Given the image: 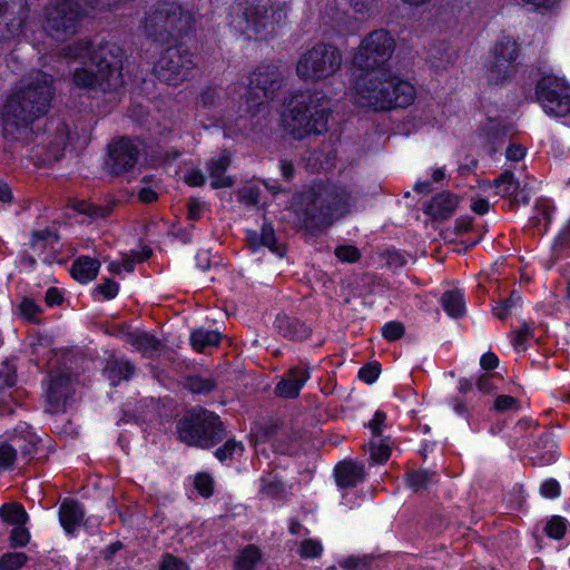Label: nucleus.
<instances>
[{
  "label": "nucleus",
  "mask_w": 570,
  "mask_h": 570,
  "mask_svg": "<svg viewBox=\"0 0 570 570\" xmlns=\"http://www.w3.org/2000/svg\"><path fill=\"white\" fill-rule=\"evenodd\" d=\"M395 49L396 40L386 29L373 30L361 40L353 57V65L364 71L353 85L355 104L386 110L404 108L414 101V86L386 68Z\"/></svg>",
  "instance_id": "1"
},
{
  "label": "nucleus",
  "mask_w": 570,
  "mask_h": 570,
  "mask_svg": "<svg viewBox=\"0 0 570 570\" xmlns=\"http://www.w3.org/2000/svg\"><path fill=\"white\" fill-rule=\"evenodd\" d=\"M62 56L73 65L71 79L77 88L112 92L124 85V51L116 43L94 47L80 39L63 48Z\"/></svg>",
  "instance_id": "2"
},
{
  "label": "nucleus",
  "mask_w": 570,
  "mask_h": 570,
  "mask_svg": "<svg viewBox=\"0 0 570 570\" xmlns=\"http://www.w3.org/2000/svg\"><path fill=\"white\" fill-rule=\"evenodd\" d=\"M53 96L52 78L37 72L23 80L6 99L0 112L3 135L28 144L32 140V124L43 116Z\"/></svg>",
  "instance_id": "3"
},
{
  "label": "nucleus",
  "mask_w": 570,
  "mask_h": 570,
  "mask_svg": "<svg viewBox=\"0 0 570 570\" xmlns=\"http://www.w3.org/2000/svg\"><path fill=\"white\" fill-rule=\"evenodd\" d=\"M119 0H50L43 9L42 29L57 42H65L81 28L89 9H107Z\"/></svg>",
  "instance_id": "4"
},
{
  "label": "nucleus",
  "mask_w": 570,
  "mask_h": 570,
  "mask_svg": "<svg viewBox=\"0 0 570 570\" xmlns=\"http://www.w3.org/2000/svg\"><path fill=\"white\" fill-rule=\"evenodd\" d=\"M282 81L283 77L277 67L262 66L252 73L247 86L243 83L229 86L228 95L233 100L239 98L240 115L254 116L275 97Z\"/></svg>",
  "instance_id": "5"
},
{
  "label": "nucleus",
  "mask_w": 570,
  "mask_h": 570,
  "mask_svg": "<svg viewBox=\"0 0 570 570\" xmlns=\"http://www.w3.org/2000/svg\"><path fill=\"white\" fill-rule=\"evenodd\" d=\"M194 23V17L188 10L177 3H166L147 13L144 30L147 37L164 42L184 36L193 29Z\"/></svg>",
  "instance_id": "6"
},
{
  "label": "nucleus",
  "mask_w": 570,
  "mask_h": 570,
  "mask_svg": "<svg viewBox=\"0 0 570 570\" xmlns=\"http://www.w3.org/2000/svg\"><path fill=\"white\" fill-rule=\"evenodd\" d=\"M177 431L181 442L200 449H210L225 436L219 416L205 409L183 417L177 424Z\"/></svg>",
  "instance_id": "7"
},
{
  "label": "nucleus",
  "mask_w": 570,
  "mask_h": 570,
  "mask_svg": "<svg viewBox=\"0 0 570 570\" xmlns=\"http://www.w3.org/2000/svg\"><path fill=\"white\" fill-rule=\"evenodd\" d=\"M320 119L321 97L317 91H299L293 95L283 114L285 127L297 139L311 134L318 135Z\"/></svg>",
  "instance_id": "8"
},
{
  "label": "nucleus",
  "mask_w": 570,
  "mask_h": 570,
  "mask_svg": "<svg viewBox=\"0 0 570 570\" xmlns=\"http://www.w3.org/2000/svg\"><path fill=\"white\" fill-rule=\"evenodd\" d=\"M521 57L518 42L510 36L497 40L483 65V78L490 86L503 85L515 73Z\"/></svg>",
  "instance_id": "9"
},
{
  "label": "nucleus",
  "mask_w": 570,
  "mask_h": 570,
  "mask_svg": "<svg viewBox=\"0 0 570 570\" xmlns=\"http://www.w3.org/2000/svg\"><path fill=\"white\" fill-rule=\"evenodd\" d=\"M196 56L184 45L168 47L154 66L155 76L163 82L177 86L197 68Z\"/></svg>",
  "instance_id": "10"
},
{
  "label": "nucleus",
  "mask_w": 570,
  "mask_h": 570,
  "mask_svg": "<svg viewBox=\"0 0 570 570\" xmlns=\"http://www.w3.org/2000/svg\"><path fill=\"white\" fill-rule=\"evenodd\" d=\"M243 14L246 30L268 35L274 32L275 26L286 20L287 7L278 0H246Z\"/></svg>",
  "instance_id": "11"
},
{
  "label": "nucleus",
  "mask_w": 570,
  "mask_h": 570,
  "mask_svg": "<svg viewBox=\"0 0 570 570\" xmlns=\"http://www.w3.org/2000/svg\"><path fill=\"white\" fill-rule=\"evenodd\" d=\"M535 97L550 117H564L570 112V85L562 77L543 76L535 86Z\"/></svg>",
  "instance_id": "12"
},
{
  "label": "nucleus",
  "mask_w": 570,
  "mask_h": 570,
  "mask_svg": "<svg viewBox=\"0 0 570 570\" xmlns=\"http://www.w3.org/2000/svg\"><path fill=\"white\" fill-rule=\"evenodd\" d=\"M144 150L140 140L119 137L108 145V158L106 168L108 173L115 176H121L132 171L138 164L139 157Z\"/></svg>",
  "instance_id": "13"
},
{
  "label": "nucleus",
  "mask_w": 570,
  "mask_h": 570,
  "mask_svg": "<svg viewBox=\"0 0 570 570\" xmlns=\"http://www.w3.org/2000/svg\"><path fill=\"white\" fill-rule=\"evenodd\" d=\"M355 205L352 193L335 184L323 186V228L348 215Z\"/></svg>",
  "instance_id": "14"
},
{
  "label": "nucleus",
  "mask_w": 570,
  "mask_h": 570,
  "mask_svg": "<svg viewBox=\"0 0 570 570\" xmlns=\"http://www.w3.org/2000/svg\"><path fill=\"white\" fill-rule=\"evenodd\" d=\"M28 14L27 0H0V39L22 33Z\"/></svg>",
  "instance_id": "15"
},
{
  "label": "nucleus",
  "mask_w": 570,
  "mask_h": 570,
  "mask_svg": "<svg viewBox=\"0 0 570 570\" xmlns=\"http://www.w3.org/2000/svg\"><path fill=\"white\" fill-rule=\"evenodd\" d=\"M76 391V379L70 372L60 371L50 375L47 391L48 411L63 412Z\"/></svg>",
  "instance_id": "16"
},
{
  "label": "nucleus",
  "mask_w": 570,
  "mask_h": 570,
  "mask_svg": "<svg viewBox=\"0 0 570 570\" xmlns=\"http://www.w3.org/2000/svg\"><path fill=\"white\" fill-rule=\"evenodd\" d=\"M323 36L333 33L345 36L357 29L356 19L345 10V0H326V12L323 14Z\"/></svg>",
  "instance_id": "17"
},
{
  "label": "nucleus",
  "mask_w": 570,
  "mask_h": 570,
  "mask_svg": "<svg viewBox=\"0 0 570 570\" xmlns=\"http://www.w3.org/2000/svg\"><path fill=\"white\" fill-rule=\"evenodd\" d=\"M495 194L509 198L512 204H528L530 202V191L524 185L521 187L520 181L514 178V175L505 170L492 183Z\"/></svg>",
  "instance_id": "18"
},
{
  "label": "nucleus",
  "mask_w": 570,
  "mask_h": 570,
  "mask_svg": "<svg viewBox=\"0 0 570 570\" xmlns=\"http://www.w3.org/2000/svg\"><path fill=\"white\" fill-rule=\"evenodd\" d=\"M8 439L11 443L19 444V446H14V451L23 463H28L36 456L40 439L29 424L22 423L16 426Z\"/></svg>",
  "instance_id": "19"
},
{
  "label": "nucleus",
  "mask_w": 570,
  "mask_h": 570,
  "mask_svg": "<svg viewBox=\"0 0 570 570\" xmlns=\"http://www.w3.org/2000/svg\"><path fill=\"white\" fill-rule=\"evenodd\" d=\"M318 196L315 193H303L298 199L297 217L306 230H317L321 225V206Z\"/></svg>",
  "instance_id": "20"
},
{
  "label": "nucleus",
  "mask_w": 570,
  "mask_h": 570,
  "mask_svg": "<svg viewBox=\"0 0 570 570\" xmlns=\"http://www.w3.org/2000/svg\"><path fill=\"white\" fill-rule=\"evenodd\" d=\"M308 377L309 374L306 368L293 367L276 384L275 394L285 399H295Z\"/></svg>",
  "instance_id": "21"
},
{
  "label": "nucleus",
  "mask_w": 570,
  "mask_h": 570,
  "mask_svg": "<svg viewBox=\"0 0 570 570\" xmlns=\"http://www.w3.org/2000/svg\"><path fill=\"white\" fill-rule=\"evenodd\" d=\"M364 478V466L356 461L344 460L334 468V479L336 485L341 489L355 488Z\"/></svg>",
  "instance_id": "22"
},
{
  "label": "nucleus",
  "mask_w": 570,
  "mask_h": 570,
  "mask_svg": "<svg viewBox=\"0 0 570 570\" xmlns=\"http://www.w3.org/2000/svg\"><path fill=\"white\" fill-rule=\"evenodd\" d=\"M229 165L230 156L225 151L207 163L206 168L212 179L210 185L214 189L232 187L235 184L233 177L224 176Z\"/></svg>",
  "instance_id": "23"
},
{
  "label": "nucleus",
  "mask_w": 570,
  "mask_h": 570,
  "mask_svg": "<svg viewBox=\"0 0 570 570\" xmlns=\"http://www.w3.org/2000/svg\"><path fill=\"white\" fill-rule=\"evenodd\" d=\"M122 338L145 356H155L161 350V342L144 331L126 332Z\"/></svg>",
  "instance_id": "24"
},
{
  "label": "nucleus",
  "mask_w": 570,
  "mask_h": 570,
  "mask_svg": "<svg viewBox=\"0 0 570 570\" xmlns=\"http://www.w3.org/2000/svg\"><path fill=\"white\" fill-rule=\"evenodd\" d=\"M297 75L304 80H317L321 71V49L313 46L304 52L297 62Z\"/></svg>",
  "instance_id": "25"
},
{
  "label": "nucleus",
  "mask_w": 570,
  "mask_h": 570,
  "mask_svg": "<svg viewBox=\"0 0 570 570\" xmlns=\"http://www.w3.org/2000/svg\"><path fill=\"white\" fill-rule=\"evenodd\" d=\"M83 517L85 510L77 501L65 500L59 508L60 523L68 533H72L82 523Z\"/></svg>",
  "instance_id": "26"
},
{
  "label": "nucleus",
  "mask_w": 570,
  "mask_h": 570,
  "mask_svg": "<svg viewBox=\"0 0 570 570\" xmlns=\"http://www.w3.org/2000/svg\"><path fill=\"white\" fill-rule=\"evenodd\" d=\"M104 374L111 385H117L122 380H129L135 374V366L127 360L110 357L104 368Z\"/></svg>",
  "instance_id": "27"
},
{
  "label": "nucleus",
  "mask_w": 570,
  "mask_h": 570,
  "mask_svg": "<svg viewBox=\"0 0 570 570\" xmlns=\"http://www.w3.org/2000/svg\"><path fill=\"white\" fill-rule=\"evenodd\" d=\"M458 206V198L451 193H441L432 198L426 213L434 218L445 219L450 217Z\"/></svg>",
  "instance_id": "28"
},
{
  "label": "nucleus",
  "mask_w": 570,
  "mask_h": 570,
  "mask_svg": "<svg viewBox=\"0 0 570 570\" xmlns=\"http://www.w3.org/2000/svg\"><path fill=\"white\" fill-rule=\"evenodd\" d=\"M275 327L279 334L291 340H303L309 335V328L304 323L286 315L276 317Z\"/></svg>",
  "instance_id": "29"
},
{
  "label": "nucleus",
  "mask_w": 570,
  "mask_h": 570,
  "mask_svg": "<svg viewBox=\"0 0 570 570\" xmlns=\"http://www.w3.org/2000/svg\"><path fill=\"white\" fill-rule=\"evenodd\" d=\"M100 263L96 258L81 256L73 262L70 273L80 283L92 281L99 272Z\"/></svg>",
  "instance_id": "30"
},
{
  "label": "nucleus",
  "mask_w": 570,
  "mask_h": 570,
  "mask_svg": "<svg viewBox=\"0 0 570 570\" xmlns=\"http://www.w3.org/2000/svg\"><path fill=\"white\" fill-rule=\"evenodd\" d=\"M68 144V131L66 126L57 128L56 134L52 137H48L46 154L43 161H56L63 156L65 148Z\"/></svg>",
  "instance_id": "31"
},
{
  "label": "nucleus",
  "mask_w": 570,
  "mask_h": 570,
  "mask_svg": "<svg viewBox=\"0 0 570 570\" xmlns=\"http://www.w3.org/2000/svg\"><path fill=\"white\" fill-rule=\"evenodd\" d=\"M441 304L449 316L458 318L465 313V302L460 289L448 291L442 295Z\"/></svg>",
  "instance_id": "32"
},
{
  "label": "nucleus",
  "mask_w": 570,
  "mask_h": 570,
  "mask_svg": "<svg viewBox=\"0 0 570 570\" xmlns=\"http://www.w3.org/2000/svg\"><path fill=\"white\" fill-rule=\"evenodd\" d=\"M262 560V551L255 544H247L234 561V570H254Z\"/></svg>",
  "instance_id": "33"
},
{
  "label": "nucleus",
  "mask_w": 570,
  "mask_h": 570,
  "mask_svg": "<svg viewBox=\"0 0 570 570\" xmlns=\"http://www.w3.org/2000/svg\"><path fill=\"white\" fill-rule=\"evenodd\" d=\"M0 519L12 527L26 524L29 515L24 508L18 502L6 503L0 507Z\"/></svg>",
  "instance_id": "34"
},
{
  "label": "nucleus",
  "mask_w": 570,
  "mask_h": 570,
  "mask_svg": "<svg viewBox=\"0 0 570 570\" xmlns=\"http://www.w3.org/2000/svg\"><path fill=\"white\" fill-rule=\"evenodd\" d=\"M341 66V51L335 46L323 43V77L335 75Z\"/></svg>",
  "instance_id": "35"
},
{
  "label": "nucleus",
  "mask_w": 570,
  "mask_h": 570,
  "mask_svg": "<svg viewBox=\"0 0 570 570\" xmlns=\"http://www.w3.org/2000/svg\"><path fill=\"white\" fill-rule=\"evenodd\" d=\"M220 334L216 331L196 330L190 334V343L194 350L204 352L207 347L217 346Z\"/></svg>",
  "instance_id": "36"
},
{
  "label": "nucleus",
  "mask_w": 570,
  "mask_h": 570,
  "mask_svg": "<svg viewBox=\"0 0 570 570\" xmlns=\"http://www.w3.org/2000/svg\"><path fill=\"white\" fill-rule=\"evenodd\" d=\"M222 94L226 95L228 97V99L230 100V106H228V107L238 112L239 98H236V100H233L232 97L228 95V90L223 91L217 88H207L200 94L199 101L204 107H207V108L218 106V105H220Z\"/></svg>",
  "instance_id": "37"
},
{
  "label": "nucleus",
  "mask_w": 570,
  "mask_h": 570,
  "mask_svg": "<svg viewBox=\"0 0 570 570\" xmlns=\"http://www.w3.org/2000/svg\"><path fill=\"white\" fill-rule=\"evenodd\" d=\"M521 303V296L513 292L507 299L493 307V313L499 320H505L509 315H514L519 312Z\"/></svg>",
  "instance_id": "38"
},
{
  "label": "nucleus",
  "mask_w": 570,
  "mask_h": 570,
  "mask_svg": "<svg viewBox=\"0 0 570 570\" xmlns=\"http://www.w3.org/2000/svg\"><path fill=\"white\" fill-rule=\"evenodd\" d=\"M72 208L80 214H85L92 218H105L112 210V206H98L85 200H76L72 204Z\"/></svg>",
  "instance_id": "39"
},
{
  "label": "nucleus",
  "mask_w": 570,
  "mask_h": 570,
  "mask_svg": "<svg viewBox=\"0 0 570 570\" xmlns=\"http://www.w3.org/2000/svg\"><path fill=\"white\" fill-rule=\"evenodd\" d=\"M14 446H19L17 442L11 443L7 438L0 441V468L8 470L12 469L17 461H21L14 451Z\"/></svg>",
  "instance_id": "40"
},
{
  "label": "nucleus",
  "mask_w": 570,
  "mask_h": 570,
  "mask_svg": "<svg viewBox=\"0 0 570 570\" xmlns=\"http://www.w3.org/2000/svg\"><path fill=\"white\" fill-rule=\"evenodd\" d=\"M185 386L191 393H209L216 387V382L212 377H202L198 375L186 379Z\"/></svg>",
  "instance_id": "41"
},
{
  "label": "nucleus",
  "mask_w": 570,
  "mask_h": 570,
  "mask_svg": "<svg viewBox=\"0 0 570 570\" xmlns=\"http://www.w3.org/2000/svg\"><path fill=\"white\" fill-rule=\"evenodd\" d=\"M391 444L386 440L372 441L368 444L370 458L374 463H384L391 455Z\"/></svg>",
  "instance_id": "42"
},
{
  "label": "nucleus",
  "mask_w": 570,
  "mask_h": 570,
  "mask_svg": "<svg viewBox=\"0 0 570 570\" xmlns=\"http://www.w3.org/2000/svg\"><path fill=\"white\" fill-rule=\"evenodd\" d=\"M379 0H350V7L360 20H367L374 16Z\"/></svg>",
  "instance_id": "43"
},
{
  "label": "nucleus",
  "mask_w": 570,
  "mask_h": 570,
  "mask_svg": "<svg viewBox=\"0 0 570 570\" xmlns=\"http://www.w3.org/2000/svg\"><path fill=\"white\" fill-rule=\"evenodd\" d=\"M434 479V473L429 471H415L407 474L406 483L414 491L425 489Z\"/></svg>",
  "instance_id": "44"
},
{
  "label": "nucleus",
  "mask_w": 570,
  "mask_h": 570,
  "mask_svg": "<svg viewBox=\"0 0 570 570\" xmlns=\"http://www.w3.org/2000/svg\"><path fill=\"white\" fill-rule=\"evenodd\" d=\"M568 522L564 518L560 515H553L548 522L544 528V531L548 537L561 540L567 531Z\"/></svg>",
  "instance_id": "45"
},
{
  "label": "nucleus",
  "mask_w": 570,
  "mask_h": 570,
  "mask_svg": "<svg viewBox=\"0 0 570 570\" xmlns=\"http://www.w3.org/2000/svg\"><path fill=\"white\" fill-rule=\"evenodd\" d=\"M244 451V446L240 442L236 441L235 439L227 440L223 446L218 448L215 451V456L220 461L224 462L228 459H232L235 454H240Z\"/></svg>",
  "instance_id": "46"
},
{
  "label": "nucleus",
  "mask_w": 570,
  "mask_h": 570,
  "mask_svg": "<svg viewBox=\"0 0 570 570\" xmlns=\"http://www.w3.org/2000/svg\"><path fill=\"white\" fill-rule=\"evenodd\" d=\"M456 60V53L453 50L443 48L440 50V57L431 53L430 62L435 70H444L453 66Z\"/></svg>",
  "instance_id": "47"
},
{
  "label": "nucleus",
  "mask_w": 570,
  "mask_h": 570,
  "mask_svg": "<svg viewBox=\"0 0 570 570\" xmlns=\"http://www.w3.org/2000/svg\"><path fill=\"white\" fill-rule=\"evenodd\" d=\"M28 560L23 552H8L0 558V570H18Z\"/></svg>",
  "instance_id": "48"
},
{
  "label": "nucleus",
  "mask_w": 570,
  "mask_h": 570,
  "mask_svg": "<svg viewBox=\"0 0 570 570\" xmlns=\"http://www.w3.org/2000/svg\"><path fill=\"white\" fill-rule=\"evenodd\" d=\"M262 246L269 248L273 253L282 256L283 249L277 245L274 228L269 224H264L259 234Z\"/></svg>",
  "instance_id": "49"
},
{
  "label": "nucleus",
  "mask_w": 570,
  "mask_h": 570,
  "mask_svg": "<svg viewBox=\"0 0 570 570\" xmlns=\"http://www.w3.org/2000/svg\"><path fill=\"white\" fill-rule=\"evenodd\" d=\"M24 525L19 524L12 528L9 535V543L12 548H21L29 543L31 535Z\"/></svg>",
  "instance_id": "50"
},
{
  "label": "nucleus",
  "mask_w": 570,
  "mask_h": 570,
  "mask_svg": "<svg viewBox=\"0 0 570 570\" xmlns=\"http://www.w3.org/2000/svg\"><path fill=\"white\" fill-rule=\"evenodd\" d=\"M334 254L342 263H356L361 258V252L353 245H340L335 248Z\"/></svg>",
  "instance_id": "51"
},
{
  "label": "nucleus",
  "mask_w": 570,
  "mask_h": 570,
  "mask_svg": "<svg viewBox=\"0 0 570 570\" xmlns=\"http://www.w3.org/2000/svg\"><path fill=\"white\" fill-rule=\"evenodd\" d=\"M58 243V236L48 229L37 230L32 233L31 246L35 249H40L47 245L53 246Z\"/></svg>",
  "instance_id": "52"
},
{
  "label": "nucleus",
  "mask_w": 570,
  "mask_h": 570,
  "mask_svg": "<svg viewBox=\"0 0 570 570\" xmlns=\"http://www.w3.org/2000/svg\"><path fill=\"white\" fill-rule=\"evenodd\" d=\"M284 492V485L276 479L269 475L262 480L261 493L269 498H277Z\"/></svg>",
  "instance_id": "53"
},
{
  "label": "nucleus",
  "mask_w": 570,
  "mask_h": 570,
  "mask_svg": "<svg viewBox=\"0 0 570 570\" xmlns=\"http://www.w3.org/2000/svg\"><path fill=\"white\" fill-rule=\"evenodd\" d=\"M279 424L275 420H268L264 423H258L255 426V435L259 441H266L273 438L278 431Z\"/></svg>",
  "instance_id": "54"
},
{
  "label": "nucleus",
  "mask_w": 570,
  "mask_h": 570,
  "mask_svg": "<svg viewBox=\"0 0 570 570\" xmlns=\"http://www.w3.org/2000/svg\"><path fill=\"white\" fill-rule=\"evenodd\" d=\"M523 6L531 8L535 12L546 13L553 11L560 0H517Z\"/></svg>",
  "instance_id": "55"
},
{
  "label": "nucleus",
  "mask_w": 570,
  "mask_h": 570,
  "mask_svg": "<svg viewBox=\"0 0 570 570\" xmlns=\"http://www.w3.org/2000/svg\"><path fill=\"white\" fill-rule=\"evenodd\" d=\"M405 327L401 322L391 321L382 327V335L387 341H396L404 335Z\"/></svg>",
  "instance_id": "56"
},
{
  "label": "nucleus",
  "mask_w": 570,
  "mask_h": 570,
  "mask_svg": "<svg viewBox=\"0 0 570 570\" xmlns=\"http://www.w3.org/2000/svg\"><path fill=\"white\" fill-rule=\"evenodd\" d=\"M213 478L207 473H198L195 478V487L203 497L213 494Z\"/></svg>",
  "instance_id": "57"
},
{
  "label": "nucleus",
  "mask_w": 570,
  "mask_h": 570,
  "mask_svg": "<svg viewBox=\"0 0 570 570\" xmlns=\"http://www.w3.org/2000/svg\"><path fill=\"white\" fill-rule=\"evenodd\" d=\"M321 552L318 542L306 539L301 543L298 553L303 559L316 558Z\"/></svg>",
  "instance_id": "58"
},
{
  "label": "nucleus",
  "mask_w": 570,
  "mask_h": 570,
  "mask_svg": "<svg viewBox=\"0 0 570 570\" xmlns=\"http://www.w3.org/2000/svg\"><path fill=\"white\" fill-rule=\"evenodd\" d=\"M239 200L247 206L258 204L259 188L256 186H246L238 191Z\"/></svg>",
  "instance_id": "59"
},
{
  "label": "nucleus",
  "mask_w": 570,
  "mask_h": 570,
  "mask_svg": "<svg viewBox=\"0 0 570 570\" xmlns=\"http://www.w3.org/2000/svg\"><path fill=\"white\" fill-rule=\"evenodd\" d=\"M561 489L560 484L554 479H548L542 482L540 487V493L542 497L547 499H556L560 495Z\"/></svg>",
  "instance_id": "60"
},
{
  "label": "nucleus",
  "mask_w": 570,
  "mask_h": 570,
  "mask_svg": "<svg viewBox=\"0 0 570 570\" xmlns=\"http://www.w3.org/2000/svg\"><path fill=\"white\" fill-rule=\"evenodd\" d=\"M519 407L515 397L510 395H500L494 402V409L497 411H517Z\"/></svg>",
  "instance_id": "61"
},
{
  "label": "nucleus",
  "mask_w": 570,
  "mask_h": 570,
  "mask_svg": "<svg viewBox=\"0 0 570 570\" xmlns=\"http://www.w3.org/2000/svg\"><path fill=\"white\" fill-rule=\"evenodd\" d=\"M159 570H188V567L178 558L166 554L163 558Z\"/></svg>",
  "instance_id": "62"
},
{
  "label": "nucleus",
  "mask_w": 570,
  "mask_h": 570,
  "mask_svg": "<svg viewBox=\"0 0 570 570\" xmlns=\"http://www.w3.org/2000/svg\"><path fill=\"white\" fill-rule=\"evenodd\" d=\"M533 335H532V330L530 327L529 324L527 323H523L521 325V327L514 332V337H513V345L519 348L523 345V343L525 341H528L529 338H532Z\"/></svg>",
  "instance_id": "63"
},
{
  "label": "nucleus",
  "mask_w": 570,
  "mask_h": 570,
  "mask_svg": "<svg viewBox=\"0 0 570 570\" xmlns=\"http://www.w3.org/2000/svg\"><path fill=\"white\" fill-rule=\"evenodd\" d=\"M20 311L27 320L35 322L40 308L33 301L24 298L20 304Z\"/></svg>",
  "instance_id": "64"
}]
</instances>
